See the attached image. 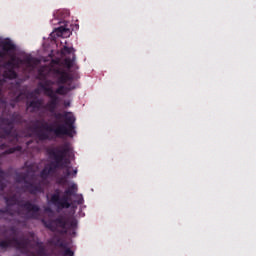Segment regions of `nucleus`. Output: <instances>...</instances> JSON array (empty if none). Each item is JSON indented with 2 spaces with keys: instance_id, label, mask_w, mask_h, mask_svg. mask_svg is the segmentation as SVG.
<instances>
[{
  "instance_id": "obj_1",
  "label": "nucleus",
  "mask_w": 256,
  "mask_h": 256,
  "mask_svg": "<svg viewBox=\"0 0 256 256\" xmlns=\"http://www.w3.org/2000/svg\"><path fill=\"white\" fill-rule=\"evenodd\" d=\"M16 102L7 103L5 97H3V90L0 88V109H2V115L9 118H1V125L4 127H0V149H7V143L5 141H10V143H17L19 141V134L15 131L16 125H23L25 120L23 116L19 112H14L11 114V109H15Z\"/></svg>"
},
{
  "instance_id": "obj_2",
  "label": "nucleus",
  "mask_w": 256,
  "mask_h": 256,
  "mask_svg": "<svg viewBox=\"0 0 256 256\" xmlns=\"http://www.w3.org/2000/svg\"><path fill=\"white\" fill-rule=\"evenodd\" d=\"M38 79L41 81L38 83L40 89H43L45 95H49L55 93L53 85H66L73 81V76L62 67L42 66L38 69Z\"/></svg>"
},
{
  "instance_id": "obj_3",
  "label": "nucleus",
  "mask_w": 256,
  "mask_h": 256,
  "mask_svg": "<svg viewBox=\"0 0 256 256\" xmlns=\"http://www.w3.org/2000/svg\"><path fill=\"white\" fill-rule=\"evenodd\" d=\"M53 117H55L57 120L64 119L65 124H59V122L55 121L53 124L49 125V123L44 122L41 126V129L47 131L48 133H54L55 137L58 139L65 137V135H67V137H73V135L77 133L75 131L76 119L75 116L71 114V112H65L64 114L61 112H53Z\"/></svg>"
},
{
  "instance_id": "obj_4",
  "label": "nucleus",
  "mask_w": 256,
  "mask_h": 256,
  "mask_svg": "<svg viewBox=\"0 0 256 256\" xmlns=\"http://www.w3.org/2000/svg\"><path fill=\"white\" fill-rule=\"evenodd\" d=\"M4 201L6 208L0 209V219H6L5 215L13 217V211L10 208L13 205H18V207L27 211L26 219H39V212L41 211L39 205L31 203V201L18 200L16 195L4 197Z\"/></svg>"
},
{
  "instance_id": "obj_5",
  "label": "nucleus",
  "mask_w": 256,
  "mask_h": 256,
  "mask_svg": "<svg viewBox=\"0 0 256 256\" xmlns=\"http://www.w3.org/2000/svg\"><path fill=\"white\" fill-rule=\"evenodd\" d=\"M70 152L71 146L67 143L62 146L48 149V155L50 159H53L54 161L46 166L50 175H55L57 169H67L71 164V160L67 158V155H69Z\"/></svg>"
},
{
  "instance_id": "obj_6",
  "label": "nucleus",
  "mask_w": 256,
  "mask_h": 256,
  "mask_svg": "<svg viewBox=\"0 0 256 256\" xmlns=\"http://www.w3.org/2000/svg\"><path fill=\"white\" fill-rule=\"evenodd\" d=\"M29 171L17 173L15 176L16 183H24L23 189L30 193V195H37V193H43V187L41 184H35L29 182Z\"/></svg>"
},
{
  "instance_id": "obj_7",
  "label": "nucleus",
  "mask_w": 256,
  "mask_h": 256,
  "mask_svg": "<svg viewBox=\"0 0 256 256\" xmlns=\"http://www.w3.org/2000/svg\"><path fill=\"white\" fill-rule=\"evenodd\" d=\"M15 51H17V46L11 40L0 41V59L4 60L10 57V61L15 63L19 59L13 54Z\"/></svg>"
},
{
  "instance_id": "obj_8",
  "label": "nucleus",
  "mask_w": 256,
  "mask_h": 256,
  "mask_svg": "<svg viewBox=\"0 0 256 256\" xmlns=\"http://www.w3.org/2000/svg\"><path fill=\"white\" fill-rule=\"evenodd\" d=\"M50 203H52V205H54L58 211L69 209L71 207V202L67 201V196L63 195L61 197V190L59 188L54 190V193L50 197Z\"/></svg>"
},
{
  "instance_id": "obj_9",
  "label": "nucleus",
  "mask_w": 256,
  "mask_h": 256,
  "mask_svg": "<svg viewBox=\"0 0 256 256\" xmlns=\"http://www.w3.org/2000/svg\"><path fill=\"white\" fill-rule=\"evenodd\" d=\"M41 63V60L33 57L31 55L24 57L23 59L19 58L14 62V69H19L21 65H25L27 67H30V69H35L37 65Z\"/></svg>"
},
{
  "instance_id": "obj_10",
  "label": "nucleus",
  "mask_w": 256,
  "mask_h": 256,
  "mask_svg": "<svg viewBox=\"0 0 256 256\" xmlns=\"http://www.w3.org/2000/svg\"><path fill=\"white\" fill-rule=\"evenodd\" d=\"M26 109L29 113H37L41 111V109H45V105H43V99H33L26 102Z\"/></svg>"
},
{
  "instance_id": "obj_11",
  "label": "nucleus",
  "mask_w": 256,
  "mask_h": 256,
  "mask_svg": "<svg viewBox=\"0 0 256 256\" xmlns=\"http://www.w3.org/2000/svg\"><path fill=\"white\" fill-rule=\"evenodd\" d=\"M62 53L64 55H70L69 57L64 59V65L68 69H72L73 65H75V53L73 52V48L64 46L62 49Z\"/></svg>"
},
{
  "instance_id": "obj_12",
  "label": "nucleus",
  "mask_w": 256,
  "mask_h": 256,
  "mask_svg": "<svg viewBox=\"0 0 256 256\" xmlns=\"http://www.w3.org/2000/svg\"><path fill=\"white\" fill-rule=\"evenodd\" d=\"M46 97H49L50 101L44 106V109H48L50 113H55L58 105H59V96L52 92L50 94H46Z\"/></svg>"
},
{
  "instance_id": "obj_13",
  "label": "nucleus",
  "mask_w": 256,
  "mask_h": 256,
  "mask_svg": "<svg viewBox=\"0 0 256 256\" xmlns=\"http://www.w3.org/2000/svg\"><path fill=\"white\" fill-rule=\"evenodd\" d=\"M14 65L15 63L12 62L11 60L4 62L3 64L4 69H7V67L10 68L8 70H5L3 73V77H5V79H17V72H15Z\"/></svg>"
},
{
  "instance_id": "obj_14",
  "label": "nucleus",
  "mask_w": 256,
  "mask_h": 256,
  "mask_svg": "<svg viewBox=\"0 0 256 256\" xmlns=\"http://www.w3.org/2000/svg\"><path fill=\"white\" fill-rule=\"evenodd\" d=\"M32 131L36 135L38 141H49V139H51L49 134L47 132H43L39 126H33Z\"/></svg>"
},
{
  "instance_id": "obj_15",
  "label": "nucleus",
  "mask_w": 256,
  "mask_h": 256,
  "mask_svg": "<svg viewBox=\"0 0 256 256\" xmlns=\"http://www.w3.org/2000/svg\"><path fill=\"white\" fill-rule=\"evenodd\" d=\"M52 223H55L56 227L63 229L64 233H67V226L69 225V220L65 218V216H58L52 221Z\"/></svg>"
},
{
  "instance_id": "obj_16",
  "label": "nucleus",
  "mask_w": 256,
  "mask_h": 256,
  "mask_svg": "<svg viewBox=\"0 0 256 256\" xmlns=\"http://www.w3.org/2000/svg\"><path fill=\"white\" fill-rule=\"evenodd\" d=\"M77 184H72L70 187H68L65 191H64V197H66L67 202L69 203V201H71V197H75V195L77 194Z\"/></svg>"
},
{
  "instance_id": "obj_17",
  "label": "nucleus",
  "mask_w": 256,
  "mask_h": 256,
  "mask_svg": "<svg viewBox=\"0 0 256 256\" xmlns=\"http://www.w3.org/2000/svg\"><path fill=\"white\" fill-rule=\"evenodd\" d=\"M65 84H59L58 88L54 91L55 95H67L71 88L64 86Z\"/></svg>"
},
{
  "instance_id": "obj_18",
  "label": "nucleus",
  "mask_w": 256,
  "mask_h": 256,
  "mask_svg": "<svg viewBox=\"0 0 256 256\" xmlns=\"http://www.w3.org/2000/svg\"><path fill=\"white\" fill-rule=\"evenodd\" d=\"M67 177H71V170H69V166L66 168V175L57 178V185H65L67 183Z\"/></svg>"
},
{
  "instance_id": "obj_19",
  "label": "nucleus",
  "mask_w": 256,
  "mask_h": 256,
  "mask_svg": "<svg viewBox=\"0 0 256 256\" xmlns=\"http://www.w3.org/2000/svg\"><path fill=\"white\" fill-rule=\"evenodd\" d=\"M27 247H29V239L22 238L21 240H19L18 246H17L16 249H20L22 251H25L27 249Z\"/></svg>"
},
{
  "instance_id": "obj_20",
  "label": "nucleus",
  "mask_w": 256,
  "mask_h": 256,
  "mask_svg": "<svg viewBox=\"0 0 256 256\" xmlns=\"http://www.w3.org/2000/svg\"><path fill=\"white\" fill-rule=\"evenodd\" d=\"M6 173L5 171H3V169L0 168V191H5V187H7V184H5V177H6Z\"/></svg>"
},
{
  "instance_id": "obj_21",
  "label": "nucleus",
  "mask_w": 256,
  "mask_h": 256,
  "mask_svg": "<svg viewBox=\"0 0 256 256\" xmlns=\"http://www.w3.org/2000/svg\"><path fill=\"white\" fill-rule=\"evenodd\" d=\"M23 147L21 146H16V147H12V148H8L7 150H5L2 155H11L13 153H17V151H22Z\"/></svg>"
},
{
  "instance_id": "obj_22",
  "label": "nucleus",
  "mask_w": 256,
  "mask_h": 256,
  "mask_svg": "<svg viewBox=\"0 0 256 256\" xmlns=\"http://www.w3.org/2000/svg\"><path fill=\"white\" fill-rule=\"evenodd\" d=\"M9 247H11V242L8 239L0 241V249H3V251H7Z\"/></svg>"
},
{
  "instance_id": "obj_23",
  "label": "nucleus",
  "mask_w": 256,
  "mask_h": 256,
  "mask_svg": "<svg viewBox=\"0 0 256 256\" xmlns=\"http://www.w3.org/2000/svg\"><path fill=\"white\" fill-rule=\"evenodd\" d=\"M50 172L47 168V166L44 167V169L40 172L41 179H49Z\"/></svg>"
},
{
  "instance_id": "obj_24",
  "label": "nucleus",
  "mask_w": 256,
  "mask_h": 256,
  "mask_svg": "<svg viewBox=\"0 0 256 256\" xmlns=\"http://www.w3.org/2000/svg\"><path fill=\"white\" fill-rule=\"evenodd\" d=\"M8 241L10 242V247H18L19 245V239L17 238V236H13L11 239H8Z\"/></svg>"
},
{
  "instance_id": "obj_25",
  "label": "nucleus",
  "mask_w": 256,
  "mask_h": 256,
  "mask_svg": "<svg viewBox=\"0 0 256 256\" xmlns=\"http://www.w3.org/2000/svg\"><path fill=\"white\" fill-rule=\"evenodd\" d=\"M70 229H77V220H72V221L68 220L66 231H69Z\"/></svg>"
},
{
  "instance_id": "obj_26",
  "label": "nucleus",
  "mask_w": 256,
  "mask_h": 256,
  "mask_svg": "<svg viewBox=\"0 0 256 256\" xmlns=\"http://www.w3.org/2000/svg\"><path fill=\"white\" fill-rule=\"evenodd\" d=\"M64 256H75V253L73 252V250H71V248H66L64 250V253H63Z\"/></svg>"
},
{
  "instance_id": "obj_27",
  "label": "nucleus",
  "mask_w": 256,
  "mask_h": 256,
  "mask_svg": "<svg viewBox=\"0 0 256 256\" xmlns=\"http://www.w3.org/2000/svg\"><path fill=\"white\" fill-rule=\"evenodd\" d=\"M37 255H39V256H47V253H45V247L40 246L39 250L37 252Z\"/></svg>"
},
{
  "instance_id": "obj_28",
  "label": "nucleus",
  "mask_w": 256,
  "mask_h": 256,
  "mask_svg": "<svg viewBox=\"0 0 256 256\" xmlns=\"http://www.w3.org/2000/svg\"><path fill=\"white\" fill-rule=\"evenodd\" d=\"M44 225L47 229H50V231H55L56 229L55 226H53V222H49V223L45 222Z\"/></svg>"
},
{
  "instance_id": "obj_29",
  "label": "nucleus",
  "mask_w": 256,
  "mask_h": 256,
  "mask_svg": "<svg viewBox=\"0 0 256 256\" xmlns=\"http://www.w3.org/2000/svg\"><path fill=\"white\" fill-rule=\"evenodd\" d=\"M57 31L63 35V33H67V31H69V29L66 28V27L60 26V27L57 29Z\"/></svg>"
},
{
  "instance_id": "obj_30",
  "label": "nucleus",
  "mask_w": 256,
  "mask_h": 256,
  "mask_svg": "<svg viewBox=\"0 0 256 256\" xmlns=\"http://www.w3.org/2000/svg\"><path fill=\"white\" fill-rule=\"evenodd\" d=\"M9 231L12 233V237H17V228L12 226L9 228Z\"/></svg>"
},
{
  "instance_id": "obj_31",
  "label": "nucleus",
  "mask_w": 256,
  "mask_h": 256,
  "mask_svg": "<svg viewBox=\"0 0 256 256\" xmlns=\"http://www.w3.org/2000/svg\"><path fill=\"white\" fill-rule=\"evenodd\" d=\"M74 177L77 175V169L73 170Z\"/></svg>"
},
{
  "instance_id": "obj_32",
  "label": "nucleus",
  "mask_w": 256,
  "mask_h": 256,
  "mask_svg": "<svg viewBox=\"0 0 256 256\" xmlns=\"http://www.w3.org/2000/svg\"><path fill=\"white\" fill-rule=\"evenodd\" d=\"M83 203V198H81L79 201H78V204L81 205Z\"/></svg>"
},
{
  "instance_id": "obj_33",
  "label": "nucleus",
  "mask_w": 256,
  "mask_h": 256,
  "mask_svg": "<svg viewBox=\"0 0 256 256\" xmlns=\"http://www.w3.org/2000/svg\"><path fill=\"white\" fill-rule=\"evenodd\" d=\"M1 85H3V80H0V87H1Z\"/></svg>"
},
{
  "instance_id": "obj_34",
  "label": "nucleus",
  "mask_w": 256,
  "mask_h": 256,
  "mask_svg": "<svg viewBox=\"0 0 256 256\" xmlns=\"http://www.w3.org/2000/svg\"><path fill=\"white\" fill-rule=\"evenodd\" d=\"M36 123H41V121L40 120H36Z\"/></svg>"
},
{
  "instance_id": "obj_35",
  "label": "nucleus",
  "mask_w": 256,
  "mask_h": 256,
  "mask_svg": "<svg viewBox=\"0 0 256 256\" xmlns=\"http://www.w3.org/2000/svg\"><path fill=\"white\" fill-rule=\"evenodd\" d=\"M35 93H39V91H38V90H35Z\"/></svg>"
}]
</instances>
